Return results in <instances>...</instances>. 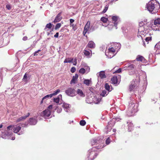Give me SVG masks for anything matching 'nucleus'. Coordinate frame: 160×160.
<instances>
[{
    "label": "nucleus",
    "instance_id": "f03ea898",
    "mask_svg": "<svg viewBox=\"0 0 160 160\" xmlns=\"http://www.w3.org/2000/svg\"><path fill=\"white\" fill-rule=\"evenodd\" d=\"M138 105L135 103V101H131L128 105V110L127 112V115L129 116H132L138 111Z\"/></svg>",
    "mask_w": 160,
    "mask_h": 160
},
{
    "label": "nucleus",
    "instance_id": "680f3d73",
    "mask_svg": "<svg viewBox=\"0 0 160 160\" xmlns=\"http://www.w3.org/2000/svg\"><path fill=\"white\" fill-rule=\"evenodd\" d=\"M6 7L7 8L8 10H10L11 9V6L9 4L6 5Z\"/></svg>",
    "mask_w": 160,
    "mask_h": 160
},
{
    "label": "nucleus",
    "instance_id": "58836bf2",
    "mask_svg": "<svg viewBox=\"0 0 160 160\" xmlns=\"http://www.w3.org/2000/svg\"><path fill=\"white\" fill-rule=\"evenodd\" d=\"M98 140L97 139H93L91 141L92 144L93 145L97 143Z\"/></svg>",
    "mask_w": 160,
    "mask_h": 160
},
{
    "label": "nucleus",
    "instance_id": "39448f33",
    "mask_svg": "<svg viewBox=\"0 0 160 160\" xmlns=\"http://www.w3.org/2000/svg\"><path fill=\"white\" fill-rule=\"evenodd\" d=\"M112 83L115 85V86H117L119 84L120 82V76L118 75L117 76L113 77L111 79Z\"/></svg>",
    "mask_w": 160,
    "mask_h": 160
},
{
    "label": "nucleus",
    "instance_id": "2eb2a0df",
    "mask_svg": "<svg viewBox=\"0 0 160 160\" xmlns=\"http://www.w3.org/2000/svg\"><path fill=\"white\" fill-rule=\"evenodd\" d=\"M105 54L106 55L108 58H110L113 57L115 55V54H114V53L108 50L107 51H106Z\"/></svg>",
    "mask_w": 160,
    "mask_h": 160
},
{
    "label": "nucleus",
    "instance_id": "c756f323",
    "mask_svg": "<svg viewBox=\"0 0 160 160\" xmlns=\"http://www.w3.org/2000/svg\"><path fill=\"white\" fill-rule=\"evenodd\" d=\"M52 24L51 23L47 24L45 26V28H44V30L46 31H48V30H47V29H50L52 28Z\"/></svg>",
    "mask_w": 160,
    "mask_h": 160
},
{
    "label": "nucleus",
    "instance_id": "338daca9",
    "mask_svg": "<svg viewBox=\"0 0 160 160\" xmlns=\"http://www.w3.org/2000/svg\"><path fill=\"white\" fill-rule=\"evenodd\" d=\"M74 20L73 19H71L70 20V22L71 23H72L73 22H74Z\"/></svg>",
    "mask_w": 160,
    "mask_h": 160
},
{
    "label": "nucleus",
    "instance_id": "3c124183",
    "mask_svg": "<svg viewBox=\"0 0 160 160\" xmlns=\"http://www.w3.org/2000/svg\"><path fill=\"white\" fill-rule=\"evenodd\" d=\"M57 112L58 113H60L62 111V109L61 108H58V107H57Z\"/></svg>",
    "mask_w": 160,
    "mask_h": 160
},
{
    "label": "nucleus",
    "instance_id": "c03bdc74",
    "mask_svg": "<svg viewBox=\"0 0 160 160\" xmlns=\"http://www.w3.org/2000/svg\"><path fill=\"white\" fill-rule=\"evenodd\" d=\"M52 97V95L51 94H48L46 96H44V97L43 98V99H44L45 100V99H46L47 98H51Z\"/></svg>",
    "mask_w": 160,
    "mask_h": 160
},
{
    "label": "nucleus",
    "instance_id": "5fc2aeb1",
    "mask_svg": "<svg viewBox=\"0 0 160 160\" xmlns=\"http://www.w3.org/2000/svg\"><path fill=\"white\" fill-rule=\"evenodd\" d=\"M12 126L11 125L8 126L7 127V131H10V129H12Z\"/></svg>",
    "mask_w": 160,
    "mask_h": 160
},
{
    "label": "nucleus",
    "instance_id": "ddd939ff",
    "mask_svg": "<svg viewBox=\"0 0 160 160\" xmlns=\"http://www.w3.org/2000/svg\"><path fill=\"white\" fill-rule=\"evenodd\" d=\"M154 24L158 27H159V28H156V30H160V18H158L155 19L154 21Z\"/></svg>",
    "mask_w": 160,
    "mask_h": 160
},
{
    "label": "nucleus",
    "instance_id": "49530a36",
    "mask_svg": "<svg viewBox=\"0 0 160 160\" xmlns=\"http://www.w3.org/2000/svg\"><path fill=\"white\" fill-rule=\"evenodd\" d=\"M30 115V113H28L25 116H23L22 117L23 121L24 120H25Z\"/></svg>",
    "mask_w": 160,
    "mask_h": 160
},
{
    "label": "nucleus",
    "instance_id": "6e6d98bb",
    "mask_svg": "<svg viewBox=\"0 0 160 160\" xmlns=\"http://www.w3.org/2000/svg\"><path fill=\"white\" fill-rule=\"evenodd\" d=\"M86 33H89V32H88V31H86L85 30H84L83 31V35L84 36H85V34H86ZM86 36L87 37V36Z\"/></svg>",
    "mask_w": 160,
    "mask_h": 160
},
{
    "label": "nucleus",
    "instance_id": "7c9ffc66",
    "mask_svg": "<svg viewBox=\"0 0 160 160\" xmlns=\"http://www.w3.org/2000/svg\"><path fill=\"white\" fill-rule=\"evenodd\" d=\"M127 69L129 70L134 71V65L131 64L127 68Z\"/></svg>",
    "mask_w": 160,
    "mask_h": 160
},
{
    "label": "nucleus",
    "instance_id": "412c9836",
    "mask_svg": "<svg viewBox=\"0 0 160 160\" xmlns=\"http://www.w3.org/2000/svg\"><path fill=\"white\" fill-rule=\"evenodd\" d=\"M105 89L108 91V92L111 91L112 90V87L111 86L109 85L108 83H106L105 85Z\"/></svg>",
    "mask_w": 160,
    "mask_h": 160
},
{
    "label": "nucleus",
    "instance_id": "1a4fd4ad",
    "mask_svg": "<svg viewBox=\"0 0 160 160\" xmlns=\"http://www.w3.org/2000/svg\"><path fill=\"white\" fill-rule=\"evenodd\" d=\"M37 117L34 116L32 118H30L29 119V123L30 125H35L37 123Z\"/></svg>",
    "mask_w": 160,
    "mask_h": 160
},
{
    "label": "nucleus",
    "instance_id": "a18cd8bd",
    "mask_svg": "<svg viewBox=\"0 0 160 160\" xmlns=\"http://www.w3.org/2000/svg\"><path fill=\"white\" fill-rule=\"evenodd\" d=\"M79 72L80 73L82 74H84L85 72V69L83 68H81L79 70Z\"/></svg>",
    "mask_w": 160,
    "mask_h": 160
},
{
    "label": "nucleus",
    "instance_id": "0e129e2a",
    "mask_svg": "<svg viewBox=\"0 0 160 160\" xmlns=\"http://www.w3.org/2000/svg\"><path fill=\"white\" fill-rule=\"evenodd\" d=\"M59 33L58 32H57L54 35V37L55 38H58V36Z\"/></svg>",
    "mask_w": 160,
    "mask_h": 160
},
{
    "label": "nucleus",
    "instance_id": "13d9d810",
    "mask_svg": "<svg viewBox=\"0 0 160 160\" xmlns=\"http://www.w3.org/2000/svg\"><path fill=\"white\" fill-rule=\"evenodd\" d=\"M22 117H21L20 118H18L17 120V122H20L21 121H23V119H22Z\"/></svg>",
    "mask_w": 160,
    "mask_h": 160
},
{
    "label": "nucleus",
    "instance_id": "393cba45",
    "mask_svg": "<svg viewBox=\"0 0 160 160\" xmlns=\"http://www.w3.org/2000/svg\"><path fill=\"white\" fill-rule=\"evenodd\" d=\"M127 123L128 124V130L129 132H130L132 129L133 125L131 122H128Z\"/></svg>",
    "mask_w": 160,
    "mask_h": 160
},
{
    "label": "nucleus",
    "instance_id": "a211bd4d",
    "mask_svg": "<svg viewBox=\"0 0 160 160\" xmlns=\"http://www.w3.org/2000/svg\"><path fill=\"white\" fill-rule=\"evenodd\" d=\"M113 47L115 50H119L121 47V45L119 43L115 42L113 43Z\"/></svg>",
    "mask_w": 160,
    "mask_h": 160
},
{
    "label": "nucleus",
    "instance_id": "f704fd0d",
    "mask_svg": "<svg viewBox=\"0 0 160 160\" xmlns=\"http://www.w3.org/2000/svg\"><path fill=\"white\" fill-rule=\"evenodd\" d=\"M72 58H70V59H66L64 60V63H70L72 62L73 60Z\"/></svg>",
    "mask_w": 160,
    "mask_h": 160
},
{
    "label": "nucleus",
    "instance_id": "aec40b11",
    "mask_svg": "<svg viewBox=\"0 0 160 160\" xmlns=\"http://www.w3.org/2000/svg\"><path fill=\"white\" fill-rule=\"evenodd\" d=\"M77 93L81 97H84L85 96V94L83 92L82 90L80 89L77 90Z\"/></svg>",
    "mask_w": 160,
    "mask_h": 160
},
{
    "label": "nucleus",
    "instance_id": "9b49d317",
    "mask_svg": "<svg viewBox=\"0 0 160 160\" xmlns=\"http://www.w3.org/2000/svg\"><path fill=\"white\" fill-rule=\"evenodd\" d=\"M51 111L48 109L44 110L41 114L45 118L48 117L51 114Z\"/></svg>",
    "mask_w": 160,
    "mask_h": 160
},
{
    "label": "nucleus",
    "instance_id": "7ed1b4c3",
    "mask_svg": "<svg viewBox=\"0 0 160 160\" xmlns=\"http://www.w3.org/2000/svg\"><path fill=\"white\" fill-rule=\"evenodd\" d=\"M100 148L94 147H93L91 150H89L88 152V157L89 159H90L91 160H93L97 156V154L95 151L96 149H99Z\"/></svg>",
    "mask_w": 160,
    "mask_h": 160
},
{
    "label": "nucleus",
    "instance_id": "dca6fc26",
    "mask_svg": "<svg viewBox=\"0 0 160 160\" xmlns=\"http://www.w3.org/2000/svg\"><path fill=\"white\" fill-rule=\"evenodd\" d=\"M98 78H106L105 72L104 71H100L98 75Z\"/></svg>",
    "mask_w": 160,
    "mask_h": 160
},
{
    "label": "nucleus",
    "instance_id": "a19ab883",
    "mask_svg": "<svg viewBox=\"0 0 160 160\" xmlns=\"http://www.w3.org/2000/svg\"><path fill=\"white\" fill-rule=\"evenodd\" d=\"M70 26L71 27H72V29L74 31L76 30L77 29V28L76 25H74L73 24H72V23L70 24Z\"/></svg>",
    "mask_w": 160,
    "mask_h": 160
},
{
    "label": "nucleus",
    "instance_id": "f257e3e1",
    "mask_svg": "<svg viewBox=\"0 0 160 160\" xmlns=\"http://www.w3.org/2000/svg\"><path fill=\"white\" fill-rule=\"evenodd\" d=\"M146 8L150 12L155 13L160 8V5L156 0H152L147 4Z\"/></svg>",
    "mask_w": 160,
    "mask_h": 160
},
{
    "label": "nucleus",
    "instance_id": "37998d69",
    "mask_svg": "<svg viewBox=\"0 0 160 160\" xmlns=\"http://www.w3.org/2000/svg\"><path fill=\"white\" fill-rule=\"evenodd\" d=\"M61 26V24L60 23H57L55 28V30H57V29L59 28Z\"/></svg>",
    "mask_w": 160,
    "mask_h": 160
},
{
    "label": "nucleus",
    "instance_id": "0eeeda50",
    "mask_svg": "<svg viewBox=\"0 0 160 160\" xmlns=\"http://www.w3.org/2000/svg\"><path fill=\"white\" fill-rule=\"evenodd\" d=\"M12 132L11 131H5L4 132H2V137L4 139H8L9 136L11 135Z\"/></svg>",
    "mask_w": 160,
    "mask_h": 160
},
{
    "label": "nucleus",
    "instance_id": "cd10ccee",
    "mask_svg": "<svg viewBox=\"0 0 160 160\" xmlns=\"http://www.w3.org/2000/svg\"><path fill=\"white\" fill-rule=\"evenodd\" d=\"M101 100V99L100 98H99L97 97H94V98H93V101L96 104H98L99 103Z\"/></svg>",
    "mask_w": 160,
    "mask_h": 160
},
{
    "label": "nucleus",
    "instance_id": "e433bc0d",
    "mask_svg": "<svg viewBox=\"0 0 160 160\" xmlns=\"http://www.w3.org/2000/svg\"><path fill=\"white\" fill-rule=\"evenodd\" d=\"M101 20L104 23H106L108 21V18L103 17L101 18Z\"/></svg>",
    "mask_w": 160,
    "mask_h": 160
},
{
    "label": "nucleus",
    "instance_id": "4468645a",
    "mask_svg": "<svg viewBox=\"0 0 160 160\" xmlns=\"http://www.w3.org/2000/svg\"><path fill=\"white\" fill-rule=\"evenodd\" d=\"M61 12L59 13L56 16L54 21V22H59L62 19L61 16Z\"/></svg>",
    "mask_w": 160,
    "mask_h": 160
},
{
    "label": "nucleus",
    "instance_id": "9d476101",
    "mask_svg": "<svg viewBox=\"0 0 160 160\" xmlns=\"http://www.w3.org/2000/svg\"><path fill=\"white\" fill-rule=\"evenodd\" d=\"M139 25L140 27V28L138 29V34H143V32L142 31H140V30L142 29V28H145V27L146 26V28H145V29H146V31L149 29V28L147 27V25H145L144 24H143V22H142L141 23L140 22L139 24Z\"/></svg>",
    "mask_w": 160,
    "mask_h": 160
},
{
    "label": "nucleus",
    "instance_id": "603ef678",
    "mask_svg": "<svg viewBox=\"0 0 160 160\" xmlns=\"http://www.w3.org/2000/svg\"><path fill=\"white\" fill-rule=\"evenodd\" d=\"M122 70L121 68H119L118 70H116L115 72V73H119L121 72Z\"/></svg>",
    "mask_w": 160,
    "mask_h": 160
},
{
    "label": "nucleus",
    "instance_id": "b1692460",
    "mask_svg": "<svg viewBox=\"0 0 160 160\" xmlns=\"http://www.w3.org/2000/svg\"><path fill=\"white\" fill-rule=\"evenodd\" d=\"M87 46L91 48H94L95 47V44L92 41H90L88 43Z\"/></svg>",
    "mask_w": 160,
    "mask_h": 160
},
{
    "label": "nucleus",
    "instance_id": "473e14b6",
    "mask_svg": "<svg viewBox=\"0 0 160 160\" xmlns=\"http://www.w3.org/2000/svg\"><path fill=\"white\" fill-rule=\"evenodd\" d=\"M60 90L59 89H58L57 90H56V91H54L53 92V93L51 94L52 95V97L53 96H55V95H57L60 92Z\"/></svg>",
    "mask_w": 160,
    "mask_h": 160
},
{
    "label": "nucleus",
    "instance_id": "8fccbe9b",
    "mask_svg": "<svg viewBox=\"0 0 160 160\" xmlns=\"http://www.w3.org/2000/svg\"><path fill=\"white\" fill-rule=\"evenodd\" d=\"M110 140L109 139V138H108L106 140V143L108 145L110 143Z\"/></svg>",
    "mask_w": 160,
    "mask_h": 160
},
{
    "label": "nucleus",
    "instance_id": "09e8293b",
    "mask_svg": "<svg viewBox=\"0 0 160 160\" xmlns=\"http://www.w3.org/2000/svg\"><path fill=\"white\" fill-rule=\"evenodd\" d=\"M76 68L74 67H72V68L71 70V72L72 73H74L76 71Z\"/></svg>",
    "mask_w": 160,
    "mask_h": 160
},
{
    "label": "nucleus",
    "instance_id": "5701e85b",
    "mask_svg": "<svg viewBox=\"0 0 160 160\" xmlns=\"http://www.w3.org/2000/svg\"><path fill=\"white\" fill-rule=\"evenodd\" d=\"M62 99V96L60 94L58 95V97L57 98H54L53 99V101L57 103H58L60 100Z\"/></svg>",
    "mask_w": 160,
    "mask_h": 160
},
{
    "label": "nucleus",
    "instance_id": "bf43d9fd",
    "mask_svg": "<svg viewBox=\"0 0 160 160\" xmlns=\"http://www.w3.org/2000/svg\"><path fill=\"white\" fill-rule=\"evenodd\" d=\"M89 70L90 68L88 66L86 67L85 71H86L87 72H89Z\"/></svg>",
    "mask_w": 160,
    "mask_h": 160
},
{
    "label": "nucleus",
    "instance_id": "e2e57ef3",
    "mask_svg": "<svg viewBox=\"0 0 160 160\" xmlns=\"http://www.w3.org/2000/svg\"><path fill=\"white\" fill-rule=\"evenodd\" d=\"M52 105H49L48 106L47 109H48V110L49 109H52Z\"/></svg>",
    "mask_w": 160,
    "mask_h": 160
},
{
    "label": "nucleus",
    "instance_id": "72a5a7b5",
    "mask_svg": "<svg viewBox=\"0 0 160 160\" xmlns=\"http://www.w3.org/2000/svg\"><path fill=\"white\" fill-rule=\"evenodd\" d=\"M108 51H110L111 52H112L114 54H116L115 51L116 50L113 47H112L111 48H109L108 49Z\"/></svg>",
    "mask_w": 160,
    "mask_h": 160
},
{
    "label": "nucleus",
    "instance_id": "a878e982",
    "mask_svg": "<svg viewBox=\"0 0 160 160\" xmlns=\"http://www.w3.org/2000/svg\"><path fill=\"white\" fill-rule=\"evenodd\" d=\"M62 107L65 109V111L66 112L69 111V105L67 103H63Z\"/></svg>",
    "mask_w": 160,
    "mask_h": 160
},
{
    "label": "nucleus",
    "instance_id": "6ab92c4d",
    "mask_svg": "<svg viewBox=\"0 0 160 160\" xmlns=\"http://www.w3.org/2000/svg\"><path fill=\"white\" fill-rule=\"evenodd\" d=\"M30 77L29 75L26 73L24 76L23 78L22 79V80L26 82H27L30 79Z\"/></svg>",
    "mask_w": 160,
    "mask_h": 160
},
{
    "label": "nucleus",
    "instance_id": "774afa93",
    "mask_svg": "<svg viewBox=\"0 0 160 160\" xmlns=\"http://www.w3.org/2000/svg\"><path fill=\"white\" fill-rule=\"evenodd\" d=\"M74 62L75 63H73V65H76L77 64V60L76 59H74Z\"/></svg>",
    "mask_w": 160,
    "mask_h": 160
},
{
    "label": "nucleus",
    "instance_id": "4c0bfd02",
    "mask_svg": "<svg viewBox=\"0 0 160 160\" xmlns=\"http://www.w3.org/2000/svg\"><path fill=\"white\" fill-rule=\"evenodd\" d=\"M86 123V122L85 120H82L80 122V124L81 126H84Z\"/></svg>",
    "mask_w": 160,
    "mask_h": 160
},
{
    "label": "nucleus",
    "instance_id": "bb28decb",
    "mask_svg": "<svg viewBox=\"0 0 160 160\" xmlns=\"http://www.w3.org/2000/svg\"><path fill=\"white\" fill-rule=\"evenodd\" d=\"M90 22L89 21H88L84 27V30L88 31L89 29L90 28Z\"/></svg>",
    "mask_w": 160,
    "mask_h": 160
},
{
    "label": "nucleus",
    "instance_id": "f8f14e48",
    "mask_svg": "<svg viewBox=\"0 0 160 160\" xmlns=\"http://www.w3.org/2000/svg\"><path fill=\"white\" fill-rule=\"evenodd\" d=\"M112 122L110 121L108 122V125L105 129V131L106 133H108V132L110 131L112 129V127L113 126L114 124H111Z\"/></svg>",
    "mask_w": 160,
    "mask_h": 160
},
{
    "label": "nucleus",
    "instance_id": "79ce46f5",
    "mask_svg": "<svg viewBox=\"0 0 160 160\" xmlns=\"http://www.w3.org/2000/svg\"><path fill=\"white\" fill-rule=\"evenodd\" d=\"M109 5L107 4L105 6V8L103 10V11L102 12L103 13H105L108 10V8Z\"/></svg>",
    "mask_w": 160,
    "mask_h": 160
},
{
    "label": "nucleus",
    "instance_id": "2f4dec72",
    "mask_svg": "<svg viewBox=\"0 0 160 160\" xmlns=\"http://www.w3.org/2000/svg\"><path fill=\"white\" fill-rule=\"evenodd\" d=\"M108 93V92L104 90L102 91L101 95L103 97H104L107 95Z\"/></svg>",
    "mask_w": 160,
    "mask_h": 160
},
{
    "label": "nucleus",
    "instance_id": "ea45409f",
    "mask_svg": "<svg viewBox=\"0 0 160 160\" xmlns=\"http://www.w3.org/2000/svg\"><path fill=\"white\" fill-rule=\"evenodd\" d=\"M155 48H157L158 49H160V42H159L155 45Z\"/></svg>",
    "mask_w": 160,
    "mask_h": 160
},
{
    "label": "nucleus",
    "instance_id": "c85d7f7f",
    "mask_svg": "<svg viewBox=\"0 0 160 160\" xmlns=\"http://www.w3.org/2000/svg\"><path fill=\"white\" fill-rule=\"evenodd\" d=\"M136 60L137 61H143L145 60V58L141 56L138 55L137 56Z\"/></svg>",
    "mask_w": 160,
    "mask_h": 160
},
{
    "label": "nucleus",
    "instance_id": "de8ad7c7",
    "mask_svg": "<svg viewBox=\"0 0 160 160\" xmlns=\"http://www.w3.org/2000/svg\"><path fill=\"white\" fill-rule=\"evenodd\" d=\"M84 54L86 56H88L90 54V52L89 51H88L86 50H84Z\"/></svg>",
    "mask_w": 160,
    "mask_h": 160
},
{
    "label": "nucleus",
    "instance_id": "052dcab7",
    "mask_svg": "<svg viewBox=\"0 0 160 160\" xmlns=\"http://www.w3.org/2000/svg\"><path fill=\"white\" fill-rule=\"evenodd\" d=\"M151 38L150 37H147L145 39V40L146 42H148L151 40Z\"/></svg>",
    "mask_w": 160,
    "mask_h": 160
},
{
    "label": "nucleus",
    "instance_id": "4d7b16f0",
    "mask_svg": "<svg viewBox=\"0 0 160 160\" xmlns=\"http://www.w3.org/2000/svg\"><path fill=\"white\" fill-rule=\"evenodd\" d=\"M131 71H130L129 72V75H133L135 72V71H132V70H131Z\"/></svg>",
    "mask_w": 160,
    "mask_h": 160
},
{
    "label": "nucleus",
    "instance_id": "6e6552de",
    "mask_svg": "<svg viewBox=\"0 0 160 160\" xmlns=\"http://www.w3.org/2000/svg\"><path fill=\"white\" fill-rule=\"evenodd\" d=\"M110 17H111L112 22L114 24V26L116 27V28L117 29V26L119 22L118 17L116 16H109V18Z\"/></svg>",
    "mask_w": 160,
    "mask_h": 160
},
{
    "label": "nucleus",
    "instance_id": "423d86ee",
    "mask_svg": "<svg viewBox=\"0 0 160 160\" xmlns=\"http://www.w3.org/2000/svg\"><path fill=\"white\" fill-rule=\"evenodd\" d=\"M13 132L15 133H17L18 135H21L23 133V131L21 129L20 125H16L13 129Z\"/></svg>",
    "mask_w": 160,
    "mask_h": 160
},
{
    "label": "nucleus",
    "instance_id": "20e7f679",
    "mask_svg": "<svg viewBox=\"0 0 160 160\" xmlns=\"http://www.w3.org/2000/svg\"><path fill=\"white\" fill-rule=\"evenodd\" d=\"M66 94L70 97H73L76 95V92L75 89L71 88H68L66 91Z\"/></svg>",
    "mask_w": 160,
    "mask_h": 160
},
{
    "label": "nucleus",
    "instance_id": "864d4df0",
    "mask_svg": "<svg viewBox=\"0 0 160 160\" xmlns=\"http://www.w3.org/2000/svg\"><path fill=\"white\" fill-rule=\"evenodd\" d=\"M41 51L40 50H38L37 51H35L34 53V56H37L38 55V53L39 52Z\"/></svg>",
    "mask_w": 160,
    "mask_h": 160
},
{
    "label": "nucleus",
    "instance_id": "c9c22d12",
    "mask_svg": "<svg viewBox=\"0 0 160 160\" xmlns=\"http://www.w3.org/2000/svg\"><path fill=\"white\" fill-rule=\"evenodd\" d=\"M90 80L88 79H85L84 81V83L87 86H89L90 84Z\"/></svg>",
    "mask_w": 160,
    "mask_h": 160
},
{
    "label": "nucleus",
    "instance_id": "4be33fe9",
    "mask_svg": "<svg viewBox=\"0 0 160 160\" xmlns=\"http://www.w3.org/2000/svg\"><path fill=\"white\" fill-rule=\"evenodd\" d=\"M78 75L77 74H75L74 76H73L72 77V78L71 81L70 83L72 84V83H75V82L78 79Z\"/></svg>",
    "mask_w": 160,
    "mask_h": 160
},
{
    "label": "nucleus",
    "instance_id": "f3484780",
    "mask_svg": "<svg viewBox=\"0 0 160 160\" xmlns=\"http://www.w3.org/2000/svg\"><path fill=\"white\" fill-rule=\"evenodd\" d=\"M136 85L135 84V82L133 81H132L131 82V84L129 86V91L131 92L134 89L136 88Z\"/></svg>",
    "mask_w": 160,
    "mask_h": 160
},
{
    "label": "nucleus",
    "instance_id": "69168bd1",
    "mask_svg": "<svg viewBox=\"0 0 160 160\" xmlns=\"http://www.w3.org/2000/svg\"><path fill=\"white\" fill-rule=\"evenodd\" d=\"M28 39V38L26 36L22 38V40L24 41H26Z\"/></svg>",
    "mask_w": 160,
    "mask_h": 160
}]
</instances>
